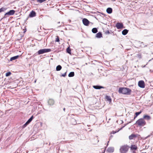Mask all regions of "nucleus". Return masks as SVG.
I'll use <instances>...</instances> for the list:
<instances>
[{
  "instance_id": "f257e3e1",
  "label": "nucleus",
  "mask_w": 153,
  "mask_h": 153,
  "mask_svg": "<svg viewBox=\"0 0 153 153\" xmlns=\"http://www.w3.org/2000/svg\"><path fill=\"white\" fill-rule=\"evenodd\" d=\"M131 91V90L127 88L120 87L118 90L119 93L128 95L130 94Z\"/></svg>"
},
{
  "instance_id": "f03ea898",
  "label": "nucleus",
  "mask_w": 153,
  "mask_h": 153,
  "mask_svg": "<svg viewBox=\"0 0 153 153\" xmlns=\"http://www.w3.org/2000/svg\"><path fill=\"white\" fill-rule=\"evenodd\" d=\"M138 126H143L146 124V122L143 118H140L136 122Z\"/></svg>"
},
{
  "instance_id": "7ed1b4c3",
  "label": "nucleus",
  "mask_w": 153,
  "mask_h": 153,
  "mask_svg": "<svg viewBox=\"0 0 153 153\" xmlns=\"http://www.w3.org/2000/svg\"><path fill=\"white\" fill-rule=\"evenodd\" d=\"M128 147L126 145H124L121 146L120 149V153H126L128 151Z\"/></svg>"
},
{
  "instance_id": "20e7f679",
  "label": "nucleus",
  "mask_w": 153,
  "mask_h": 153,
  "mask_svg": "<svg viewBox=\"0 0 153 153\" xmlns=\"http://www.w3.org/2000/svg\"><path fill=\"white\" fill-rule=\"evenodd\" d=\"M51 51V49H40L38 51V53L39 55L42 54L44 53L48 52Z\"/></svg>"
},
{
  "instance_id": "39448f33",
  "label": "nucleus",
  "mask_w": 153,
  "mask_h": 153,
  "mask_svg": "<svg viewBox=\"0 0 153 153\" xmlns=\"http://www.w3.org/2000/svg\"><path fill=\"white\" fill-rule=\"evenodd\" d=\"M15 11L14 10H10L8 12L6 13L4 15L5 16V17H7L6 16L12 15L14 14Z\"/></svg>"
},
{
  "instance_id": "423d86ee",
  "label": "nucleus",
  "mask_w": 153,
  "mask_h": 153,
  "mask_svg": "<svg viewBox=\"0 0 153 153\" xmlns=\"http://www.w3.org/2000/svg\"><path fill=\"white\" fill-rule=\"evenodd\" d=\"M138 85L141 88H144L145 86L144 82L143 80H140L138 82Z\"/></svg>"
},
{
  "instance_id": "0eeeda50",
  "label": "nucleus",
  "mask_w": 153,
  "mask_h": 153,
  "mask_svg": "<svg viewBox=\"0 0 153 153\" xmlns=\"http://www.w3.org/2000/svg\"><path fill=\"white\" fill-rule=\"evenodd\" d=\"M83 24L85 26H88L90 23V22L86 19L84 18L82 20Z\"/></svg>"
},
{
  "instance_id": "6e6552de",
  "label": "nucleus",
  "mask_w": 153,
  "mask_h": 153,
  "mask_svg": "<svg viewBox=\"0 0 153 153\" xmlns=\"http://www.w3.org/2000/svg\"><path fill=\"white\" fill-rule=\"evenodd\" d=\"M33 118V116H32L29 119V120L27 121L26 123L24 125V126H26L32 120Z\"/></svg>"
},
{
  "instance_id": "1a4fd4ad",
  "label": "nucleus",
  "mask_w": 153,
  "mask_h": 153,
  "mask_svg": "<svg viewBox=\"0 0 153 153\" xmlns=\"http://www.w3.org/2000/svg\"><path fill=\"white\" fill-rule=\"evenodd\" d=\"M137 136V134H132L131 135L129 136V139L130 140H131L134 139Z\"/></svg>"
},
{
  "instance_id": "9d476101",
  "label": "nucleus",
  "mask_w": 153,
  "mask_h": 153,
  "mask_svg": "<svg viewBox=\"0 0 153 153\" xmlns=\"http://www.w3.org/2000/svg\"><path fill=\"white\" fill-rule=\"evenodd\" d=\"M116 26L118 29H120L123 27V25L122 23L118 22L116 24Z\"/></svg>"
},
{
  "instance_id": "9b49d317",
  "label": "nucleus",
  "mask_w": 153,
  "mask_h": 153,
  "mask_svg": "<svg viewBox=\"0 0 153 153\" xmlns=\"http://www.w3.org/2000/svg\"><path fill=\"white\" fill-rule=\"evenodd\" d=\"M36 16V13L35 11H32L30 12L29 15V16L30 17H33L35 16Z\"/></svg>"
},
{
  "instance_id": "f8f14e48",
  "label": "nucleus",
  "mask_w": 153,
  "mask_h": 153,
  "mask_svg": "<svg viewBox=\"0 0 153 153\" xmlns=\"http://www.w3.org/2000/svg\"><path fill=\"white\" fill-rule=\"evenodd\" d=\"M114 149L113 147H110L108 148L107 151L109 153H112L114 152Z\"/></svg>"
},
{
  "instance_id": "ddd939ff",
  "label": "nucleus",
  "mask_w": 153,
  "mask_h": 153,
  "mask_svg": "<svg viewBox=\"0 0 153 153\" xmlns=\"http://www.w3.org/2000/svg\"><path fill=\"white\" fill-rule=\"evenodd\" d=\"M48 102L50 105H53L54 103V101L53 100L50 99L48 100Z\"/></svg>"
},
{
  "instance_id": "4468645a",
  "label": "nucleus",
  "mask_w": 153,
  "mask_h": 153,
  "mask_svg": "<svg viewBox=\"0 0 153 153\" xmlns=\"http://www.w3.org/2000/svg\"><path fill=\"white\" fill-rule=\"evenodd\" d=\"M93 87L97 89H100L101 88H104V87H103L100 86H98V85H94L93 86Z\"/></svg>"
},
{
  "instance_id": "2eb2a0df",
  "label": "nucleus",
  "mask_w": 153,
  "mask_h": 153,
  "mask_svg": "<svg viewBox=\"0 0 153 153\" xmlns=\"http://www.w3.org/2000/svg\"><path fill=\"white\" fill-rule=\"evenodd\" d=\"M96 37L97 38H100L102 37V34L101 32H99L96 34Z\"/></svg>"
},
{
  "instance_id": "dca6fc26",
  "label": "nucleus",
  "mask_w": 153,
  "mask_h": 153,
  "mask_svg": "<svg viewBox=\"0 0 153 153\" xmlns=\"http://www.w3.org/2000/svg\"><path fill=\"white\" fill-rule=\"evenodd\" d=\"M143 119H145L147 120H149L151 119V117L148 115H144L143 117Z\"/></svg>"
},
{
  "instance_id": "f3484780",
  "label": "nucleus",
  "mask_w": 153,
  "mask_h": 153,
  "mask_svg": "<svg viewBox=\"0 0 153 153\" xmlns=\"http://www.w3.org/2000/svg\"><path fill=\"white\" fill-rule=\"evenodd\" d=\"M107 12L109 14H110L112 13V9L111 8L108 7L106 10Z\"/></svg>"
},
{
  "instance_id": "a211bd4d",
  "label": "nucleus",
  "mask_w": 153,
  "mask_h": 153,
  "mask_svg": "<svg viewBox=\"0 0 153 153\" xmlns=\"http://www.w3.org/2000/svg\"><path fill=\"white\" fill-rule=\"evenodd\" d=\"M105 99L107 100L108 101L110 102H111V100L110 97L109 96H105Z\"/></svg>"
},
{
  "instance_id": "6ab92c4d",
  "label": "nucleus",
  "mask_w": 153,
  "mask_h": 153,
  "mask_svg": "<svg viewBox=\"0 0 153 153\" xmlns=\"http://www.w3.org/2000/svg\"><path fill=\"white\" fill-rule=\"evenodd\" d=\"M137 149V147L136 145H132L131 146V149L132 150H136Z\"/></svg>"
},
{
  "instance_id": "aec40b11",
  "label": "nucleus",
  "mask_w": 153,
  "mask_h": 153,
  "mask_svg": "<svg viewBox=\"0 0 153 153\" xmlns=\"http://www.w3.org/2000/svg\"><path fill=\"white\" fill-rule=\"evenodd\" d=\"M128 32V30L126 29H124L122 32V33L123 35H126Z\"/></svg>"
},
{
  "instance_id": "412c9836",
  "label": "nucleus",
  "mask_w": 153,
  "mask_h": 153,
  "mask_svg": "<svg viewBox=\"0 0 153 153\" xmlns=\"http://www.w3.org/2000/svg\"><path fill=\"white\" fill-rule=\"evenodd\" d=\"M19 57V56H14L13 57H12L10 58V61H12L13 60H15L17 59Z\"/></svg>"
},
{
  "instance_id": "4be33fe9",
  "label": "nucleus",
  "mask_w": 153,
  "mask_h": 153,
  "mask_svg": "<svg viewBox=\"0 0 153 153\" xmlns=\"http://www.w3.org/2000/svg\"><path fill=\"white\" fill-rule=\"evenodd\" d=\"M97 29L96 28H94L92 30V31L93 33H96L97 32Z\"/></svg>"
},
{
  "instance_id": "5701e85b",
  "label": "nucleus",
  "mask_w": 153,
  "mask_h": 153,
  "mask_svg": "<svg viewBox=\"0 0 153 153\" xmlns=\"http://www.w3.org/2000/svg\"><path fill=\"white\" fill-rule=\"evenodd\" d=\"M62 68V67L60 65H58L56 68V70L57 71H59L61 70Z\"/></svg>"
},
{
  "instance_id": "b1692460",
  "label": "nucleus",
  "mask_w": 153,
  "mask_h": 153,
  "mask_svg": "<svg viewBox=\"0 0 153 153\" xmlns=\"http://www.w3.org/2000/svg\"><path fill=\"white\" fill-rule=\"evenodd\" d=\"M74 75V72H71L68 74V76L69 77H73Z\"/></svg>"
},
{
  "instance_id": "393cba45",
  "label": "nucleus",
  "mask_w": 153,
  "mask_h": 153,
  "mask_svg": "<svg viewBox=\"0 0 153 153\" xmlns=\"http://www.w3.org/2000/svg\"><path fill=\"white\" fill-rule=\"evenodd\" d=\"M66 51H67V52L68 53L71 54V50L69 47H68L67 48V49H66Z\"/></svg>"
},
{
  "instance_id": "a878e982",
  "label": "nucleus",
  "mask_w": 153,
  "mask_h": 153,
  "mask_svg": "<svg viewBox=\"0 0 153 153\" xmlns=\"http://www.w3.org/2000/svg\"><path fill=\"white\" fill-rule=\"evenodd\" d=\"M124 127V126H123V127H122V128H121L120 129L117 131L116 132V131H112L111 132V134H115V133H116L117 132H118L119 131L121 130L122 128H123Z\"/></svg>"
},
{
  "instance_id": "bb28decb",
  "label": "nucleus",
  "mask_w": 153,
  "mask_h": 153,
  "mask_svg": "<svg viewBox=\"0 0 153 153\" xmlns=\"http://www.w3.org/2000/svg\"><path fill=\"white\" fill-rule=\"evenodd\" d=\"M141 113V111H140V112H136V113H135V115H136V116H135L134 117V119H135V118L137 116H138V115H139Z\"/></svg>"
},
{
  "instance_id": "cd10ccee",
  "label": "nucleus",
  "mask_w": 153,
  "mask_h": 153,
  "mask_svg": "<svg viewBox=\"0 0 153 153\" xmlns=\"http://www.w3.org/2000/svg\"><path fill=\"white\" fill-rule=\"evenodd\" d=\"M11 74V73L10 72H8L6 74V75H5L6 76H9Z\"/></svg>"
},
{
  "instance_id": "c85d7f7f",
  "label": "nucleus",
  "mask_w": 153,
  "mask_h": 153,
  "mask_svg": "<svg viewBox=\"0 0 153 153\" xmlns=\"http://www.w3.org/2000/svg\"><path fill=\"white\" fill-rule=\"evenodd\" d=\"M46 1V0H37V1L40 3H42Z\"/></svg>"
},
{
  "instance_id": "c756f323",
  "label": "nucleus",
  "mask_w": 153,
  "mask_h": 153,
  "mask_svg": "<svg viewBox=\"0 0 153 153\" xmlns=\"http://www.w3.org/2000/svg\"><path fill=\"white\" fill-rule=\"evenodd\" d=\"M5 10V8L2 7L0 9V13L2 12H3Z\"/></svg>"
},
{
  "instance_id": "7c9ffc66",
  "label": "nucleus",
  "mask_w": 153,
  "mask_h": 153,
  "mask_svg": "<svg viewBox=\"0 0 153 153\" xmlns=\"http://www.w3.org/2000/svg\"><path fill=\"white\" fill-rule=\"evenodd\" d=\"M59 39L58 36H57V38L56 39V42H59Z\"/></svg>"
},
{
  "instance_id": "2f4dec72",
  "label": "nucleus",
  "mask_w": 153,
  "mask_h": 153,
  "mask_svg": "<svg viewBox=\"0 0 153 153\" xmlns=\"http://www.w3.org/2000/svg\"><path fill=\"white\" fill-rule=\"evenodd\" d=\"M66 75V72L65 73L62 74L61 76H62L63 77H65Z\"/></svg>"
},
{
  "instance_id": "473e14b6",
  "label": "nucleus",
  "mask_w": 153,
  "mask_h": 153,
  "mask_svg": "<svg viewBox=\"0 0 153 153\" xmlns=\"http://www.w3.org/2000/svg\"><path fill=\"white\" fill-rule=\"evenodd\" d=\"M105 33L106 34H109L110 33V32L108 30H107L105 31Z\"/></svg>"
},
{
  "instance_id": "72a5a7b5",
  "label": "nucleus",
  "mask_w": 153,
  "mask_h": 153,
  "mask_svg": "<svg viewBox=\"0 0 153 153\" xmlns=\"http://www.w3.org/2000/svg\"><path fill=\"white\" fill-rule=\"evenodd\" d=\"M113 137V135H111L109 137V139H111Z\"/></svg>"
},
{
  "instance_id": "f704fd0d",
  "label": "nucleus",
  "mask_w": 153,
  "mask_h": 153,
  "mask_svg": "<svg viewBox=\"0 0 153 153\" xmlns=\"http://www.w3.org/2000/svg\"><path fill=\"white\" fill-rule=\"evenodd\" d=\"M137 56H138V57L139 58H141V55L140 54H138L137 55Z\"/></svg>"
},
{
  "instance_id": "c9c22d12",
  "label": "nucleus",
  "mask_w": 153,
  "mask_h": 153,
  "mask_svg": "<svg viewBox=\"0 0 153 153\" xmlns=\"http://www.w3.org/2000/svg\"><path fill=\"white\" fill-rule=\"evenodd\" d=\"M63 110H64V111H65V108H63Z\"/></svg>"
},
{
  "instance_id": "e433bc0d",
  "label": "nucleus",
  "mask_w": 153,
  "mask_h": 153,
  "mask_svg": "<svg viewBox=\"0 0 153 153\" xmlns=\"http://www.w3.org/2000/svg\"><path fill=\"white\" fill-rule=\"evenodd\" d=\"M133 153H136V152H135V151H133Z\"/></svg>"
},
{
  "instance_id": "4c0bfd02",
  "label": "nucleus",
  "mask_w": 153,
  "mask_h": 153,
  "mask_svg": "<svg viewBox=\"0 0 153 153\" xmlns=\"http://www.w3.org/2000/svg\"><path fill=\"white\" fill-rule=\"evenodd\" d=\"M141 153H146V152H141Z\"/></svg>"
},
{
  "instance_id": "58836bf2",
  "label": "nucleus",
  "mask_w": 153,
  "mask_h": 153,
  "mask_svg": "<svg viewBox=\"0 0 153 153\" xmlns=\"http://www.w3.org/2000/svg\"><path fill=\"white\" fill-rule=\"evenodd\" d=\"M58 23H60V22H58Z\"/></svg>"
}]
</instances>
